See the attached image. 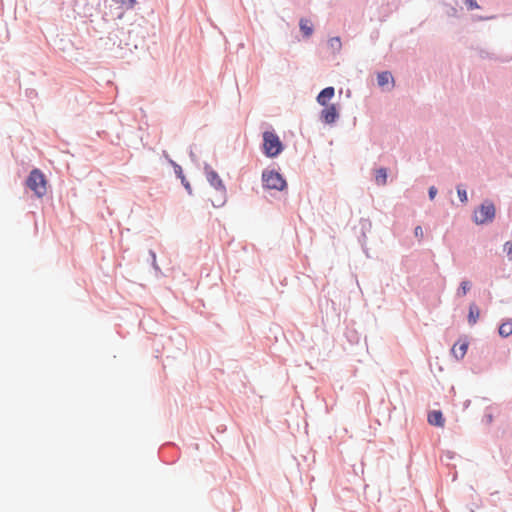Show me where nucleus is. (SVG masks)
<instances>
[{
  "mask_svg": "<svg viewBox=\"0 0 512 512\" xmlns=\"http://www.w3.org/2000/svg\"><path fill=\"white\" fill-rule=\"evenodd\" d=\"M457 193H458V196H459L461 202H463V203L467 202V193H466L465 189L458 186Z\"/></svg>",
  "mask_w": 512,
  "mask_h": 512,
  "instance_id": "nucleus-16",
  "label": "nucleus"
},
{
  "mask_svg": "<svg viewBox=\"0 0 512 512\" xmlns=\"http://www.w3.org/2000/svg\"><path fill=\"white\" fill-rule=\"evenodd\" d=\"M263 150L267 157L273 158L278 156L283 150V144L279 136L271 131L263 133Z\"/></svg>",
  "mask_w": 512,
  "mask_h": 512,
  "instance_id": "nucleus-2",
  "label": "nucleus"
},
{
  "mask_svg": "<svg viewBox=\"0 0 512 512\" xmlns=\"http://www.w3.org/2000/svg\"><path fill=\"white\" fill-rule=\"evenodd\" d=\"M206 177L209 183L213 186V191L210 193L209 199L214 207H221L226 201V189L218 176V174L209 170L206 172Z\"/></svg>",
  "mask_w": 512,
  "mask_h": 512,
  "instance_id": "nucleus-1",
  "label": "nucleus"
},
{
  "mask_svg": "<svg viewBox=\"0 0 512 512\" xmlns=\"http://www.w3.org/2000/svg\"><path fill=\"white\" fill-rule=\"evenodd\" d=\"M330 45L334 49H340V47H341L340 38L335 37V38L330 39Z\"/></svg>",
  "mask_w": 512,
  "mask_h": 512,
  "instance_id": "nucleus-17",
  "label": "nucleus"
},
{
  "mask_svg": "<svg viewBox=\"0 0 512 512\" xmlns=\"http://www.w3.org/2000/svg\"><path fill=\"white\" fill-rule=\"evenodd\" d=\"M471 288V283L469 281H462L459 289L457 290V295L459 297H463L467 294V292Z\"/></svg>",
  "mask_w": 512,
  "mask_h": 512,
  "instance_id": "nucleus-15",
  "label": "nucleus"
},
{
  "mask_svg": "<svg viewBox=\"0 0 512 512\" xmlns=\"http://www.w3.org/2000/svg\"><path fill=\"white\" fill-rule=\"evenodd\" d=\"M334 93L335 91L333 87L324 88L317 96V102L322 106L328 105V102L331 98H333Z\"/></svg>",
  "mask_w": 512,
  "mask_h": 512,
  "instance_id": "nucleus-7",
  "label": "nucleus"
},
{
  "mask_svg": "<svg viewBox=\"0 0 512 512\" xmlns=\"http://www.w3.org/2000/svg\"><path fill=\"white\" fill-rule=\"evenodd\" d=\"M480 316L479 308L475 303L470 304L469 306V315H468V321L471 325H474L478 318Z\"/></svg>",
  "mask_w": 512,
  "mask_h": 512,
  "instance_id": "nucleus-11",
  "label": "nucleus"
},
{
  "mask_svg": "<svg viewBox=\"0 0 512 512\" xmlns=\"http://www.w3.org/2000/svg\"><path fill=\"white\" fill-rule=\"evenodd\" d=\"M26 184L37 197H43L47 192L45 176L39 169H33L30 172Z\"/></svg>",
  "mask_w": 512,
  "mask_h": 512,
  "instance_id": "nucleus-3",
  "label": "nucleus"
},
{
  "mask_svg": "<svg viewBox=\"0 0 512 512\" xmlns=\"http://www.w3.org/2000/svg\"><path fill=\"white\" fill-rule=\"evenodd\" d=\"M436 193H437V189L434 186L429 188V197L431 200L434 199V197L436 196Z\"/></svg>",
  "mask_w": 512,
  "mask_h": 512,
  "instance_id": "nucleus-22",
  "label": "nucleus"
},
{
  "mask_svg": "<svg viewBox=\"0 0 512 512\" xmlns=\"http://www.w3.org/2000/svg\"><path fill=\"white\" fill-rule=\"evenodd\" d=\"M120 2L126 5L128 8H132L135 5L136 0H120Z\"/></svg>",
  "mask_w": 512,
  "mask_h": 512,
  "instance_id": "nucleus-21",
  "label": "nucleus"
},
{
  "mask_svg": "<svg viewBox=\"0 0 512 512\" xmlns=\"http://www.w3.org/2000/svg\"><path fill=\"white\" fill-rule=\"evenodd\" d=\"M300 29L304 36L309 37L313 33L312 23L308 19H301L299 23Z\"/></svg>",
  "mask_w": 512,
  "mask_h": 512,
  "instance_id": "nucleus-12",
  "label": "nucleus"
},
{
  "mask_svg": "<svg viewBox=\"0 0 512 512\" xmlns=\"http://www.w3.org/2000/svg\"><path fill=\"white\" fill-rule=\"evenodd\" d=\"M262 180L264 186L268 189H276L281 191L286 187V181L283 179L281 174L274 170L263 172Z\"/></svg>",
  "mask_w": 512,
  "mask_h": 512,
  "instance_id": "nucleus-5",
  "label": "nucleus"
},
{
  "mask_svg": "<svg viewBox=\"0 0 512 512\" xmlns=\"http://www.w3.org/2000/svg\"><path fill=\"white\" fill-rule=\"evenodd\" d=\"M464 4L468 7V9L473 10L478 8L476 0H464Z\"/></svg>",
  "mask_w": 512,
  "mask_h": 512,
  "instance_id": "nucleus-18",
  "label": "nucleus"
},
{
  "mask_svg": "<svg viewBox=\"0 0 512 512\" xmlns=\"http://www.w3.org/2000/svg\"><path fill=\"white\" fill-rule=\"evenodd\" d=\"M378 85L380 87H384L385 85L391 83L392 87L394 86V79L390 72L384 71L378 74L377 76Z\"/></svg>",
  "mask_w": 512,
  "mask_h": 512,
  "instance_id": "nucleus-10",
  "label": "nucleus"
},
{
  "mask_svg": "<svg viewBox=\"0 0 512 512\" xmlns=\"http://www.w3.org/2000/svg\"><path fill=\"white\" fill-rule=\"evenodd\" d=\"M375 181L377 185L383 186L387 182V171L385 168H380L376 171Z\"/></svg>",
  "mask_w": 512,
  "mask_h": 512,
  "instance_id": "nucleus-13",
  "label": "nucleus"
},
{
  "mask_svg": "<svg viewBox=\"0 0 512 512\" xmlns=\"http://www.w3.org/2000/svg\"><path fill=\"white\" fill-rule=\"evenodd\" d=\"M499 334L502 337H508L512 334V321L503 322L499 327Z\"/></svg>",
  "mask_w": 512,
  "mask_h": 512,
  "instance_id": "nucleus-14",
  "label": "nucleus"
},
{
  "mask_svg": "<svg viewBox=\"0 0 512 512\" xmlns=\"http://www.w3.org/2000/svg\"><path fill=\"white\" fill-rule=\"evenodd\" d=\"M472 512H474V511H472Z\"/></svg>",
  "mask_w": 512,
  "mask_h": 512,
  "instance_id": "nucleus-23",
  "label": "nucleus"
},
{
  "mask_svg": "<svg viewBox=\"0 0 512 512\" xmlns=\"http://www.w3.org/2000/svg\"><path fill=\"white\" fill-rule=\"evenodd\" d=\"M467 349H468L467 342H465V341L457 342L453 345L451 352L454 355V357L459 360L465 356Z\"/></svg>",
  "mask_w": 512,
  "mask_h": 512,
  "instance_id": "nucleus-9",
  "label": "nucleus"
},
{
  "mask_svg": "<svg viewBox=\"0 0 512 512\" xmlns=\"http://www.w3.org/2000/svg\"><path fill=\"white\" fill-rule=\"evenodd\" d=\"M414 234H415V236H416L419 240H421V239L423 238V230H422L421 226H417V227L415 228V230H414Z\"/></svg>",
  "mask_w": 512,
  "mask_h": 512,
  "instance_id": "nucleus-20",
  "label": "nucleus"
},
{
  "mask_svg": "<svg viewBox=\"0 0 512 512\" xmlns=\"http://www.w3.org/2000/svg\"><path fill=\"white\" fill-rule=\"evenodd\" d=\"M504 251L511 258L512 255V241H508L504 244Z\"/></svg>",
  "mask_w": 512,
  "mask_h": 512,
  "instance_id": "nucleus-19",
  "label": "nucleus"
},
{
  "mask_svg": "<svg viewBox=\"0 0 512 512\" xmlns=\"http://www.w3.org/2000/svg\"><path fill=\"white\" fill-rule=\"evenodd\" d=\"M428 423L433 426L444 427L445 420L442 412L438 410L431 411L428 414Z\"/></svg>",
  "mask_w": 512,
  "mask_h": 512,
  "instance_id": "nucleus-8",
  "label": "nucleus"
},
{
  "mask_svg": "<svg viewBox=\"0 0 512 512\" xmlns=\"http://www.w3.org/2000/svg\"><path fill=\"white\" fill-rule=\"evenodd\" d=\"M495 217V206L490 201H485L477 210L474 212V221L477 224H484L491 222Z\"/></svg>",
  "mask_w": 512,
  "mask_h": 512,
  "instance_id": "nucleus-4",
  "label": "nucleus"
},
{
  "mask_svg": "<svg viewBox=\"0 0 512 512\" xmlns=\"http://www.w3.org/2000/svg\"><path fill=\"white\" fill-rule=\"evenodd\" d=\"M339 117L336 105H326L321 111L320 118L326 124H333Z\"/></svg>",
  "mask_w": 512,
  "mask_h": 512,
  "instance_id": "nucleus-6",
  "label": "nucleus"
}]
</instances>
